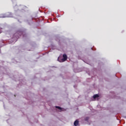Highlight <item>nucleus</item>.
Segmentation results:
<instances>
[{
	"instance_id": "obj_1",
	"label": "nucleus",
	"mask_w": 126,
	"mask_h": 126,
	"mask_svg": "<svg viewBox=\"0 0 126 126\" xmlns=\"http://www.w3.org/2000/svg\"><path fill=\"white\" fill-rule=\"evenodd\" d=\"M67 60V56L66 54H63V59H61L59 62L60 63H63V62H65Z\"/></svg>"
},
{
	"instance_id": "obj_2",
	"label": "nucleus",
	"mask_w": 126,
	"mask_h": 126,
	"mask_svg": "<svg viewBox=\"0 0 126 126\" xmlns=\"http://www.w3.org/2000/svg\"><path fill=\"white\" fill-rule=\"evenodd\" d=\"M78 124H79V121H78V120H76L74 122V126H78Z\"/></svg>"
},
{
	"instance_id": "obj_3",
	"label": "nucleus",
	"mask_w": 126,
	"mask_h": 126,
	"mask_svg": "<svg viewBox=\"0 0 126 126\" xmlns=\"http://www.w3.org/2000/svg\"><path fill=\"white\" fill-rule=\"evenodd\" d=\"M98 97H99V95H98V94H94L93 96L94 99H96V98H98Z\"/></svg>"
},
{
	"instance_id": "obj_4",
	"label": "nucleus",
	"mask_w": 126,
	"mask_h": 126,
	"mask_svg": "<svg viewBox=\"0 0 126 126\" xmlns=\"http://www.w3.org/2000/svg\"><path fill=\"white\" fill-rule=\"evenodd\" d=\"M56 109H59V110H62V108L60 106H56Z\"/></svg>"
},
{
	"instance_id": "obj_5",
	"label": "nucleus",
	"mask_w": 126,
	"mask_h": 126,
	"mask_svg": "<svg viewBox=\"0 0 126 126\" xmlns=\"http://www.w3.org/2000/svg\"><path fill=\"white\" fill-rule=\"evenodd\" d=\"M88 120H89V118L87 117L85 119V121H88Z\"/></svg>"
},
{
	"instance_id": "obj_6",
	"label": "nucleus",
	"mask_w": 126,
	"mask_h": 126,
	"mask_svg": "<svg viewBox=\"0 0 126 126\" xmlns=\"http://www.w3.org/2000/svg\"><path fill=\"white\" fill-rule=\"evenodd\" d=\"M1 33V29H0V34Z\"/></svg>"
},
{
	"instance_id": "obj_7",
	"label": "nucleus",
	"mask_w": 126,
	"mask_h": 126,
	"mask_svg": "<svg viewBox=\"0 0 126 126\" xmlns=\"http://www.w3.org/2000/svg\"><path fill=\"white\" fill-rule=\"evenodd\" d=\"M22 34V32H20L19 35H21Z\"/></svg>"
}]
</instances>
